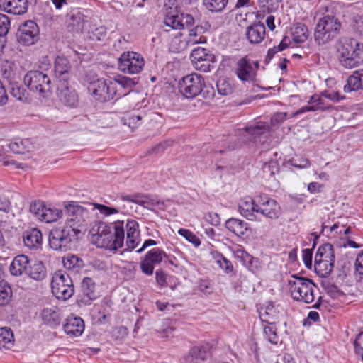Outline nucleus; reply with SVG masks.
<instances>
[{"mask_svg":"<svg viewBox=\"0 0 363 363\" xmlns=\"http://www.w3.org/2000/svg\"><path fill=\"white\" fill-rule=\"evenodd\" d=\"M65 211L66 225L55 228L49 233V246L56 251L66 252L71 249L73 239L80 233L77 228L84 225L88 216L87 210L74 203L65 206Z\"/></svg>","mask_w":363,"mask_h":363,"instance_id":"obj_1","label":"nucleus"},{"mask_svg":"<svg viewBox=\"0 0 363 363\" xmlns=\"http://www.w3.org/2000/svg\"><path fill=\"white\" fill-rule=\"evenodd\" d=\"M92 241L98 247L116 250L123 247L125 238L124 222L118 220L111 225L99 222L92 228Z\"/></svg>","mask_w":363,"mask_h":363,"instance_id":"obj_2","label":"nucleus"},{"mask_svg":"<svg viewBox=\"0 0 363 363\" xmlns=\"http://www.w3.org/2000/svg\"><path fill=\"white\" fill-rule=\"evenodd\" d=\"M336 50L339 64L345 69L357 67L363 62V44L354 38H340Z\"/></svg>","mask_w":363,"mask_h":363,"instance_id":"obj_3","label":"nucleus"},{"mask_svg":"<svg viewBox=\"0 0 363 363\" xmlns=\"http://www.w3.org/2000/svg\"><path fill=\"white\" fill-rule=\"evenodd\" d=\"M342 24L335 15L327 13L319 18L314 30V40L323 45L335 39L340 33Z\"/></svg>","mask_w":363,"mask_h":363,"instance_id":"obj_4","label":"nucleus"},{"mask_svg":"<svg viewBox=\"0 0 363 363\" xmlns=\"http://www.w3.org/2000/svg\"><path fill=\"white\" fill-rule=\"evenodd\" d=\"M288 284L293 299L305 303H311L314 301V287L316 285L311 279L299 274H293Z\"/></svg>","mask_w":363,"mask_h":363,"instance_id":"obj_5","label":"nucleus"},{"mask_svg":"<svg viewBox=\"0 0 363 363\" xmlns=\"http://www.w3.org/2000/svg\"><path fill=\"white\" fill-rule=\"evenodd\" d=\"M23 81L30 91L38 93L42 97L48 96L52 91L50 78L43 72L29 71L24 76Z\"/></svg>","mask_w":363,"mask_h":363,"instance_id":"obj_6","label":"nucleus"},{"mask_svg":"<svg viewBox=\"0 0 363 363\" xmlns=\"http://www.w3.org/2000/svg\"><path fill=\"white\" fill-rule=\"evenodd\" d=\"M88 91L96 101H108L117 94L116 82L104 78L96 79L89 82Z\"/></svg>","mask_w":363,"mask_h":363,"instance_id":"obj_7","label":"nucleus"},{"mask_svg":"<svg viewBox=\"0 0 363 363\" xmlns=\"http://www.w3.org/2000/svg\"><path fill=\"white\" fill-rule=\"evenodd\" d=\"M53 295L57 298L66 301L71 298L74 292L73 281L69 274L63 270L57 271L51 281Z\"/></svg>","mask_w":363,"mask_h":363,"instance_id":"obj_8","label":"nucleus"},{"mask_svg":"<svg viewBox=\"0 0 363 363\" xmlns=\"http://www.w3.org/2000/svg\"><path fill=\"white\" fill-rule=\"evenodd\" d=\"M204 86V78L199 74L192 73L179 82V92L186 98L192 99L199 95Z\"/></svg>","mask_w":363,"mask_h":363,"instance_id":"obj_9","label":"nucleus"},{"mask_svg":"<svg viewBox=\"0 0 363 363\" xmlns=\"http://www.w3.org/2000/svg\"><path fill=\"white\" fill-rule=\"evenodd\" d=\"M145 65V60L141 54L128 51L123 52L118 60V69L123 73L138 74Z\"/></svg>","mask_w":363,"mask_h":363,"instance_id":"obj_10","label":"nucleus"},{"mask_svg":"<svg viewBox=\"0 0 363 363\" xmlns=\"http://www.w3.org/2000/svg\"><path fill=\"white\" fill-rule=\"evenodd\" d=\"M269 129V127L266 123L259 121L240 130L239 136L242 137L241 140L244 143H264V141H262V138H267Z\"/></svg>","mask_w":363,"mask_h":363,"instance_id":"obj_11","label":"nucleus"},{"mask_svg":"<svg viewBox=\"0 0 363 363\" xmlns=\"http://www.w3.org/2000/svg\"><path fill=\"white\" fill-rule=\"evenodd\" d=\"M191 62L194 67L200 72H208L213 67L216 57L206 48L198 47L193 50L191 54Z\"/></svg>","mask_w":363,"mask_h":363,"instance_id":"obj_12","label":"nucleus"},{"mask_svg":"<svg viewBox=\"0 0 363 363\" xmlns=\"http://www.w3.org/2000/svg\"><path fill=\"white\" fill-rule=\"evenodd\" d=\"M39 37V28L35 22L29 20L21 23L16 33L18 42L23 45L35 44Z\"/></svg>","mask_w":363,"mask_h":363,"instance_id":"obj_13","label":"nucleus"},{"mask_svg":"<svg viewBox=\"0 0 363 363\" xmlns=\"http://www.w3.org/2000/svg\"><path fill=\"white\" fill-rule=\"evenodd\" d=\"M164 258H169V256L162 249L157 247L149 250L141 258L140 264L141 272L147 276L152 275L155 266L160 264Z\"/></svg>","mask_w":363,"mask_h":363,"instance_id":"obj_14","label":"nucleus"},{"mask_svg":"<svg viewBox=\"0 0 363 363\" xmlns=\"http://www.w3.org/2000/svg\"><path fill=\"white\" fill-rule=\"evenodd\" d=\"M258 67V61H253L245 56L238 61L235 72L240 80L253 81L255 78Z\"/></svg>","mask_w":363,"mask_h":363,"instance_id":"obj_15","label":"nucleus"},{"mask_svg":"<svg viewBox=\"0 0 363 363\" xmlns=\"http://www.w3.org/2000/svg\"><path fill=\"white\" fill-rule=\"evenodd\" d=\"M258 208L257 213H262L264 216L269 219L278 218L281 210L279 203L273 199L267 196H259L257 197Z\"/></svg>","mask_w":363,"mask_h":363,"instance_id":"obj_16","label":"nucleus"},{"mask_svg":"<svg viewBox=\"0 0 363 363\" xmlns=\"http://www.w3.org/2000/svg\"><path fill=\"white\" fill-rule=\"evenodd\" d=\"M58 96L60 101L71 108H75L79 104V97L74 89L68 86L67 82H62L58 85Z\"/></svg>","mask_w":363,"mask_h":363,"instance_id":"obj_17","label":"nucleus"},{"mask_svg":"<svg viewBox=\"0 0 363 363\" xmlns=\"http://www.w3.org/2000/svg\"><path fill=\"white\" fill-rule=\"evenodd\" d=\"M126 248L127 250H134L140 242L139 225L135 220H128L126 225Z\"/></svg>","mask_w":363,"mask_h":363,"instance_id":"obj_18","label":"nucleus"},{"mask_svg":"<svg viewBox=\"0 0 363 363\" xmlns=\"http://www.w3.org/2000/svg\"><path fill=\"white\" fill-rule=\"evenodd\" d=\"M27 0H0V10L14 15H22L28 11Z\"/></svg>","mask_w":363,"mask_h":363,"instance_id":"obj_19","label":"nucleus"},{"mask_svg":"<svg viewBox=\"0 0 363 363\" xmlns=\"http://www.w3.org/2000/svg\"><path fill=\"white\" fill-rule=\"evenodd\" d=\"M234 257L239 259L250 271L255 272L258 268L259 260L247 252L240 245L233 249Z\"/></svg>","mask_w":363,"mask_h":363,"instance_id":"obj_20","label":"nucleus"},{"mask_svg":"<svg viewBox=\"0 0 363 363\" xmlns=\"http://www.w3.org/2000/svg\"><path fill=\"white\" fill-rule=\"evenodd\" d=\"M95 289L96 284L91 278H84L81 284L82 295L79 301L85 305H89L91 301L96 298Z\"/></svg>","mask_w":363,"mask_h":363,"instance_id":"obj_21","label":"nucleus"},{"mask_svg":"<svg viewBox=\"0 0 363 363\" xmlns=\"http://www.w3.org/2000/svg\"><path fill=\"white\" fill-rule=\"evenodd\" d=\"M239 211L249 220H255L256 216L255 212H257L258 208L257 197L255 199L250 196L243 198L239 203Z\"/></svg>","mask_w":363,"mask_h":363,"instance_id":"obj_22","label":"nucleus"},{"mask_svg":"<svg viewBox=\"0 0 363 363\" xmlns=\"http://www.w3.org/2000/svg\"><path fill=\"white\" fill-rule=\"evenodd\" d=\"M70 64L69 60L64 57L58 56L55 61V75L59 80L60 84L67 82L69 79Z\"/></svg>","mask_w":363,"mask_h":363,"instance_id":"obj_23","label":"nucleus"},{"mask_svg":"<svg viewBox=\"0 0 363 363\" xmlns=\"http://www.w3.org/2000/svg\"><path fill=\"white\" fill-rule=\"evenodd\" d=\"M65 332L71 336H79L84 330V323L79 317H69L63 325Z\"/></svg>","mask_w":363,"mask_h":363,"instance_id":"obj_24","label":"nucleus"},{"mask_svg":"<svg viewBox=\"0 0 363 363\" xmlns=\"http://www.w3.org/2000/svg\"><path fill=\"white\" fill-rule=\"evenodd\" d=\"M26 274L35 281H42L46 277L47 272L43 262L30 259Z\"/></svg>","mask_w":363,"mask_h":363,"instance_id":"obj_25","label":"nucleus"},{"mask_svg":"<svg viewBox=\"0 0 363 363\" xmlns=\"http://www.w3.org/2000/svg\"><path fill=\"white\" fill-rule=\"evenodd\" d=\"M265 36V27L263 23H257L247 28L246 37L251 44L261 43Z\"/></svg>","mask_w":363,"mask_h":363,"instance_id":"obj_26","label":"nucleus"},{"mask_svg":"<svg viewBox=\"0 0 363 363\" xmlns=\"http://www.w3.org/2000/svg\"><path fill=\"white\" fill-rule=\"evenodd\" d=\"M145 196L140 194H134L130 195H121L120 201L123 203H118L117 206H124L123 211H120L123 213H130L131 211V206L129 204L131 203L145 206L147 203Z\"/></svg>","mask_w":363,"mask_h":363,"instance_id":"obj_27","label":"nucleus"},{"mask_svg":"<svg viewBox=\"0 0 363 363\" xmlns=\"http://www.w3.org/2000/svg\"><path fill=\"white\" fill-rule=\"evenodd\" d=\"M23 240L25 246L30 250H37L42 244V233L37 228H33L24 233Z\"/></svg>","mask_w":363,"mask_h":363,"instance_id":"obj_28","label":"nucleus"},{"mask_svg":"<svg viewBox=\"0 0 363 363\" xmlns=\"http://www.w3.org/2000/svg\"><path fill=\"white\" fill-rule=\"evenodd\" d=\"M363 89V68L354 72L347 80L346 84L343 87L345 92L358 91Z\"/></svg>","mask_w":363,"mask_h":363,"instance_id":"obj_29","label":"nucleus"},{"mask_svg":"<svg viewBox=\"0 0 363 363\" xmlns=\"http://www.w3.org/2000/svg\"><path fill=\"white\" fill-rule=\"evenodd\" d=\"M206 42L205 38L200 36L199 39H182V35L175 36L171 43V48L174 52H179L184 50L189 45Z\"/></svg>","mask_w":363,"mask_h":363,"instance_id":"obj_30","label":"nucleus"},{"mask_svg":"<svg viewBox=\"0 0 363 363\" xmlns=\"http://www.w3.org/2000/svg\"><path fill=\"white\" fill-rule=\"evenodd\" d=\"M30 260L28 257L24 255L16 256L10 265V272L13 275L20 276L23 272L26 273Z\"/></svg>","mask_w":363,"mask_h":363,"instance_id":"obj_31","label":"nucleus"},{"mask_svg":"<svg viewBox=\"0 0 363 363\" xmlns=\"http://www.w3.org/2000/svg\"><path fill=\"white\" fill-rule=\"evenodd\" d=\"M281 314L272 303L268 304L264 309L259 312V318L262 322L267 324H276Z\"/></svg>","mask_w":363,"mask_h":363,"instance_id":"obj_32","label":"nucleus"},{"mask_svg":"<svg viewBox=\"0 0 363 363\" xmlns=\"http://www.w3.org/2000/svg\"><path fill=\"white\" fill-rule=\"evenodd\" d=\"M42 319L45 324L55 328L60 325L61 316L60 311L54 308H45L41 313Z\"/></svg>","mask_w":363,"mask_h":363,"instance_id":"obj_33","label":"nucleus"},{"mask_svg":"<svg viewBox=\"0 0 363 363\" xmlns=\"http://www.w3.org/2000/svg\"><path fill=\"white\" fill-rule=\"evenodd\" d=\"M208 346H195L191 348L189 354L186 357L188 363H199L207 359L208 354Z\"/></svg>","mask_w":363,"mask_h":363,"instance_id":"obj_34","label":"nucleus"},{"mask_svg":"<svg viewBox=\"0 0 363 363\" xmlns=\"http://www.w3.org/2000/svg\"><path fill=\"white\" fill-rule=\"evenodd\" d=\"M226 228L238 236H242L248 229V224L245 221L231 218L225 222Z\"/></svg>","mask_w":363,"mask_h":363,"instance_id":"obj_35","label":"nucleus"},{"mask_svg":"<svg viewBox=\"0 0 363 363\" xmlns=\"http://www.w3.org/2000/svg\"><path fill=\"white\" fill-rule=\"evenodd\" d=\"M8 146L11 151L16 154H23L31 151L33 148V145L29 139H18L11 141Z\"/></svg>","mask_w":363,"mask_h":363,"instance_id":"obj_36","label":"nucleus"},{"mask_svg":"<svg viewBox=\"0 0 363 363\" xmlns=\"http://www.w3.org/2000/svg\"><path fill=\"white\" fill-rule=\"evenodd\" d=\"M335 261L315 260L314 269L320 277H327L333 271Z\"/></svg>","mask_w":363,"mask_h":363,"instance_id":"obj_37","label":"nucleus"},{"mask_svg":"<svg viewBox=\"0 0 363 363\" xmlns=\"http://www.w3.org/2000/svg\"><path fill=\"white\" fill-rule=\"evenodd\" d=\"M291 33L294 41L297 43H303L309 35L307 26L302 23L294 24Z\"/></svg>","mask_w":363,"mask_h":363,"instance_id":"obj_38","label":"nucleus"},{"mask_svg":"<svg viewBox=\"0 0 363 363\" xmlns=\"http://www.w3.org/2000/svg\"><path fill=\"white\" fill-rule=\"evenodd\" d=\"M318 259L335 261L333 246L330 243L320 245L315 256V260Z\"/></svg>","mask_w":363,"mask_h":363,"instance_id":"obj_39","label":"nucleus"},{"mask_svg":"<svg viewBox=\"0 0 363 363\" xmlns=\"http://www.w3.org/2000/svg\"><path fill=\"white\" fill-rule=\"evenodd\" d=\"M14 342L12 330L9 328H0V350L10 349Z\"/></svg>","mask_w":363,"mask_h":363,"instance_id":"obj_40","label":"nucleus"},{"mask_svg":"<svg viewBox=\"0 0 363 363\" xmlns=\"http://www.w3.org/2000/svg\"><path fill=\"white\" fill-rule=\"evenodd\" d=\"M41 221L45 223H52L57 221L62 216V211L55 207H48L45 206L44 213H43Z\"/></svg>","mask_w":363,"mask_h":363,"instance_id":"obj_41","label":"nucleus"},{"mask_svg":"<svg viewBox=\"0 0 363 363\" xmlns=\"http://www.w3.org/2000/svg\"><path fill=\"white\" fill-rule=\"evenodd\" d=\"M63 265L68 270L77 272L83 267V261L76 255H67L63 259Z\"/></svg>","mask_w":363,"mask_h":363,"instance_id":"obj_42","label":"nucleus"},{"mask_svg":"<svg viewBox=\"0 0 363 363\" xmlns=\"http://www.w3.org/2000/svg\"><path fill=\"white\" fill-rule=\"evenodd\" d=\"M229 0H203V5L211 12H221L227 6Z\"/></svg>","mask_w":363,"mask_h":363,"instance_id":"obj_43","label":"nucleus"},{"mask_svg":"<svg viewBox=\"0 0 363 363\" xmlns=\"http://www.w3.org/2000/svg\"><path fill=\"white\" fill-rule=\"evenodd\" d=\"M216 87L218 94L228 96L233 93V86L230 82L225 78H220L216 82Z\"/></svg>","mask_w":363,"mask_h":363,"instance_id":"obj_44","label":"nucleus"},{"mask_svg":"<svg viewBox=\"0 0 363 363\" xmlns=\"http://www.w3.org/2000/svg\"><path fill=\"white\" fill-rule=\"evenodd\" d=\"M289 43H290L289 38L287 36L284 37L282 40L280 42V43L279 44L278 46H274V48L268 50L264 62L266 63H269V61L273 58V57L277 52L282 51L284 49H286L288 47Z\"/></svg>","mask_w":363,"mask_h":363,"instance_id":"obj_45","label":"nucleus"},{"mask_svg":"<svg viewBox=\"0 0 363 363\" xmlns=\"http://www.w3.org/2000/svg\"><path fill=\"white\" fill-rule=\"evenodd\" d=\"M264 337L272 344L277 345L279 341V335L277 333L275 324H268L264 327Z\"/></svg>","mask_w":363,"mask_h":363,"instance_id":"obj_46","label":"nucleus"},{"mask_svg":"<svg viewBox=\"0 0 363 363\" xmlns=\"http://www.w3.org/2000/svg\"><path fill=\"white\" fill-rule=\"evenodd\" d=\"M262 170L264 177H272L279 172V167L278 162L274 160H270L269 162H264L262 164Z\"/></svg>","mask_w":363,"mask_h":363,"instance_id":"obj_47","label":"nucleus"},{"mask_svg":"<svg viewBox=\"0 0 363 363\" xmlns=\"http://www.w3.org/2000/svg\"><path fill=\"white\" fill-rule=\"evenodd\" d=\"M45 208V205L43 201L35 200L30 203L29 210L35 218L40 220V218H43L42 214L44 213Z\"/></svg>","mask_w":363,"mask_h":363,"instance_id":"obj_48","label":"nucleus"},{"mask_svg":"<svg viewBox=\"0 0 363 363\" xmlns=\"http://www.w3.org/2000/svg\"><path fill=\"white\" fill-rule=\"evenodd\" d=\"M164 23L172 29H182L179 13L167 14L164 18Z\"/></svg>","mask_w":363,"mask_h":363,"instance_id":"obj_49","label":"nucleus"},{"mask_svg":"<svg viewBox=\"0 0 363 363\" xmlns=\"http://www.w3.org/2000/svg\"><path fill=\"white\" fill-rule=\"evenodd\" d=\"M142 116L135 114H128L123 118V123L131 128H135L141 124Z\"/></svg>","mask_w":363,"mask_h":363,"instance_id":"obj_50","label":"nucleus"},{"mask_svg":"<svg viewBox=\"0 0 363 363\" xmlns=\"http://www.w3.org/2000/svg\"><path fill=\"white\" fill-rule=\"evenodd\" d=\"M178 233L180 235L184 237L189 242L192 243L195 247H199L201 245L199 238L189 230L180 228Z\"/></svg>","mask_w":363,"mask_h":363,"instance_id":"obj_51","label":"nucleus"},{"mask_svg":"<svg viewBox=\"0 0 363 363\" xmlns=\"http://www.w3.org/2000/svg\"><path fill=\"white\" fill-rule=\"evenodd\" d=\"M309 103H314L315 105L311 106L312 107H318V111H328L333 108V106L329 104H325L323 99L316 95H313L311 97Z\"/></svg>","mask_w":363,"mask_h":363,"instance_id":"obj_52","label":"nucleus"},{"mask_svg":"<svg viewBox=\"0 0 363 363\" xmlns=\"http://www.w3.org/2000/svg\"><path fill=\"white\" fill-rule=\"evenodd\" d=\"M26 90L23 87L21 86L17 83L10 84L9 93L10 94L18 100H22L24 97Z\"/></svg>","mask_w":363,"mask_h":363,"instance_id":"obj_53","label":"nucleus"},{"mask_svg":"<svg viewBox=\"0 0 363 363\" xmlns=\"http://www.w3.org/2000/svg\"><path fill=\"white\" fill-rule=\"evenodd\" d=\"M96 208L101 214L105 216H110L112 214L118 213L120 211H123L124 206H117L116 208L106 206L103 204H97Z\"/></svg>","mask_w":363,"mask_h":363,"instance_id":"obj_54","label":"nucleus"},{"mask_svg":"<svg viewBox=\"0 0 363 363\" xmlns=\"http://www.w3.org/2000/svg\"><path fill=\"white\" fill-rule=\"evenodd\" d=\"M10 28V20L9 17L0 13V37L6 35Z\"/></svg>","mask_w":363,"mask_h":363,"instance_id":"obj_55","label":"nucleus"},{"mask_svg":"<svg viewBox=\"0 0 363 363\" xmlns=\"http://www.w3.org/2000/svg\"><path fill=\"white\" fill-rule=\"evenodd\" d=\"M179 17L182 28H184L185 27H191L194 23V18L190 14L179 13Z\"/></svg>","mask_w":363,"mask_h":363,"instance_id":"obj_56","label":"nucleus"},{"mask_svg":"<svg viewBox=\"0 0 363 363\" xmlns=\"http://www.w3.org/2000/svg\"><path fill=\"white\" fill-rule=\"evenodd\" d=\"M113 82H116V86L119 85L123 88H126V87L131 88L135 84L134 80L128 77H121L118 79H116L115 81H113Z\"/></svg>","mask_w":363,"mask_h":363,"instance_id":"obj_57","label":"nucleus"},{"mask_svg":"<svg viewBox=\"0 0 363 363\" xmlns=\"http://www.w3.org/2000/svg\"><path fill=\"white\" fill-rule=\"evenodd\" d=\"M291 163L292 166L299 169L306 168L308 167L310 164L308 159L301 157L293 158Z\"/></svg>","mask_w":363,"mask_h":363,"instance_id":"obj_58","label":"nucleus"},{"mask_svg":"<svg viewBox=\"0 0 363 363\" xmlns=\"http://www.w3.org/2000/svg\"><path fill=\"white\" fill-rule=\"evenodd\" d=\"M303 260L308 269L312 267V257H313V250L312 249H304L302 251Z\"/></svg>","mask_w":363,"mask_h":363,"instance_id":"obj_59","label":"nucleus"},{"mask_svg":"<svg viewBox=\"0 0 363 363\" xmlns=\"http://www.w3.org/2000/svg\"><path fill=\"white\" fill-rule=\"evenodd\" d=\"M203 90L199 94L206 99H211L215 96V90L213 87L211 85H206L204 83V86L202 87Z\"/></svg>","mask_w":363,"mask_h":363,"instance_id":"obj_60","label":"nucleus"},{"mask_svg":"<svg viewBox=\"0 0 363 363\" xmlns=\"http://www.w3.org/2000/svg\"><path fill=\"white\" fill-rule=\"evenodd\" d=\"M354 346L357 354H362L363 353V333H360L356 336Z\"/></svg>","mask_w":363,"mask_h":363,"instance_id":"obj_61","label":"nucleus"},{"mask_svg":"<svg viewBox=\"0 0 363 363\" xmlns=\"http://www.w3.org/2000/svg\"><path fill=\"white\" fill-rule=\"evenodd\" d=\"M286 118V113L277 112L275 113L271 118V124L276 125L279 123L284 122Z\"/></svg>","mask_w":363,"mask_h":363,"instance_id":"obj_62","label":"nucleus"},{"mask_svg":"<svg viewBox=\"0 0 363 363\" xmlns=\"http://www.w3.org/2000/svg\"><path fill=\"white\" fill-rule=\"evenodd\" d=\"M218 265L227 274L231 273L233 271V266L230 260L224 257Z\"/></svg>","mask_w":363,"mask_h":363,"instance_id":"obj_63","label":"nucleus"},{"mask_svg":"<svg viewBox=\"0 0 363 363\" xmlns=\"http://www.w3.org/2000/svg\"><path fill=\"white\" fill-rule=\"evenodd\" d=\"M355 269L359 274H363V250L357 257Z\"/></svg>","mask_w":363,"mask_h":363,"instance_id":"obj_64","label":"nucleus"}]
</instances>
